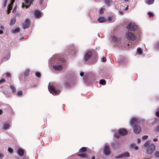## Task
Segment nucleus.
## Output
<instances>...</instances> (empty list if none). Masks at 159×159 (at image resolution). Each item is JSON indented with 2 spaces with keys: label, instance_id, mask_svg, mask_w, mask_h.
Returning <instances> with one entry per match:
<instances>
[{
  "label": "nucleus",
  "instance_id": "nucleus-1",
  "mask_svg": "<svg viewBox=\"0 0 159 159\" xmlns=\"http://www.w3.org/2000/svg\"><path fill=\"white\" fill-rule=\"evenodd\" d=\"M140 122V120L136 118L130 119L129 120L130 124L133 127L134 132L136 134L139 133L141 131V128L139 125Z\"/></svg>",
  "mask_w": 159,
  "mask_h": 159
},
{
  "label": "nucleus",
  "instance_id": "nucleus-2",
  "mask_svg": "<svg viewBox=\"0 0 159 159\" xmlns=\"http://www.w3.org/2000/svg\"><path fill=\"white\" fill-rule=\"evenodd\" d=\"M48 87L49 91L54 95V93L58 94L60 92V90L57 89L53 85H52L51 86L48 85Z\"/></svg>",
  "mask_w": 159,
  "mask_h": 159
},
{
  "label": "nucleus",
  "instance_id": "nucleus-3",
  "mask_svg": "<svg viewBox=\"0 0 159 159\" xmlns=\"http://www.w3.org/2000/svg\"><path fill=\"white\" fill-rule=\"evenodd\" d=\"M156 146L154 144L150 145L146 148V153L148 154L151 155L155 150Z\"/></svg>",
  "mask_w": 159,
  "mask_h": 159
},
{
  "label": "nucleus",
  "instance_id": "nucleus-4",
  "mask_svg": "<svg viewBox=\"0 0 159 159\" xmlns=\"http://www.w3.org/2000/svg\"><path fill=\"white\" fill-rule=\"evenodd\" d=\"M126 28L129 30L134 31L137 30V26L134 24L131 23L126 26Z\"/></svg>",
  "mask_w": 159,
  "mask_h": 159
},
{
  "label": "nucleus",
  "instance_id": "nucleus-5",
  "mask_svg": "<svg viewBox=\"0 0 159 159\" xmlns=\"http://www.w3.org/2000/svg\"><path fill=\"white\" fill-rule=\"evenodd\" d=\"M126 38L129 39L134 40L136 38V36L134 34L130 32H128L126 34Z\"/></svg>",
  "mask_w": 159,
  "mask_h": 159
},
{
  "label": "nucleus",
  "instance_id": "nucleus-6",
  "mask_svg": "<svg viewBox=\"0 0 159 159\" xmlns=\"http://www.w3.org/2000/svg\"><path fill=\"white\" fill-rule=\"evenodd\" d=\"M25 2L28 4V5H25L24 4L23 2L22 3L21 7H25L26 8H27L29 7L30 5L34 1V0H23Z\"/></svg>",
  "mask_w": 159,
  "mask_h": 159
},
{
  "label": "nucleus",
  "instance_id": "nucleus-7",
  "mask_svg": "<svg viewBox=\"0 0 159 159\" xmlns=\"http://www.w3.org/2000/svg\"><path fill=\"white\" fill-rule=\"evenodd\" d=\"M92 54V52L90 51H88L86 53L84 57V59L86 62L88 61L91 58Z\"/></svg>",
  "mask_w": 159,
  "mask_h": 159
},
{
  "label": "nucleus",
  "instance_id": "nucleus-8",
  "mask_svg": "<svg viewBox=\"0 0 159 159\" xmlns=\"http://www.w3.org/2000/svg\"><path fill=\"white\" fill-rule=\"evenodd\" d=\"M103 153L106 155H109L111 154L110 151L109 146L106 145L104 147Z\"/></svg>",
  "mask_w": 159,
  "mask_h": 159
},
{
  "label": "nucleus",
  "instance_id": "nucleus-9",
  "mask_svg": "<svg viewBox=\"0 0 159 159\" xmlns=\"http://www.w3.org/2000/svg\"><path fill=\"white\" fill-rule=\"evenodd\" d=\"M14 1L15 0H11L10 4L8 5L7 8V14H9L12 8V5L13 4Z\"/></svg>",
  "mask_w": 159,
  "mask_h": 159
},
{
  "label": "nucleus",
  "instance_id": "nucleus-10",
  "mask_svg": "<svg viewBox=\"0 0 159 159\" xmlns=\"http://www.w3.org/2000/svg\"><path fill=\"white\" fill-rule=\"evenodd\" d=\"M30 25V20L26 19L23 24V26L24 29H26L28 28Z\"/></svg>",
  "mask_w": 159,
  "mask_h": 159
},
{
  "label": "nucleus",
  "instance_id": "nucleus-11",
  "mask_svg": "<svg viewBox=\"0 0 159 159\" xmlns=\"http://www.w3.org/2000/svg\"><path fill=\"white\" fill-rule=\"evenodd\" d=\"M119 134L122 135H126L127 133V131L126 130L124 129H122L119 130Z\"/></svg>",
  "mask_w": 159,
  "mask_h": 159
},
{
  "label": "nucleus",
  "instance_id": "nucleus-12",
  "mask_svg": "<svg viewBox=\"0 0 159 159\" xmlns=\"http://www.w3.org/2000/svg\"><path fill=\"white\" fill-rule=\"evenodd\" d=\"M130 147L131 149L138 150L139 148L135 143H131L130 145Z\"/></svg>",
  "mask_w": 159,
  "mask_h": 159
},
{
  "label": "nucleus",
  "instance_id": "nucleus-13",
  "mask_svg": "<svg viewBox=\"0 0 159 159\" xmlns=\"http://www.w3.org/2000/svg\"><path fill=\"white\" fill-rule=\"evenodd\" d=\"M53 68L55 70H62V67L61 65L53 66Z\"/></svg>",
  "mask_w": 159,
  "mask_h": 159
},
{
  "label": "nucleus",
  "instance_id": "nucleus-14",
  "mask_svg": "<svg viewBox=\"0 0 159 159\" xmlns=\"http://www.w3.org/2000/svg\"><path fill=\"white\" fill-rule=\"evenodd\" d=\"M98 20L99 23H101L105 21L106 19L103 17H100L98 19Z\"/></svg>",
  "mask_w": 159,
  "mask_h": 159
},
{
  "label": "nucleus",
  "instance_id": "nucleus-15",
  "mask_svg": "<svg viewBox=\"0 0 159 159\" xmlns=\"http://www.w3.org/2000/svg\"><path fill=\"white\" fill-rule=\"evenodd\" d=\"M17 153L20 156H23L24 154V151L22 149H18L17 150Z\"/></svg>",
  "mask_w": 159,
  "mask_h": 159
},
{
  "label": "nucleus",
  "instance_id": "nucleus-16",
  "mask_svg": "<svg viewBox=\"0 0 159 159\" xmlns=\"http://www.w3.org/2000/svg\"><path fill=\"white\" fill-rule=\"evenodd\" d=\"M78 156L80 157L83 159H85L88 157V156L87 154L84 153L78 154Z\"/></svg>",
  "mask_w": 159,
  "mask_h": 159
},
{
  "label": "nucleus",
  "instance_id": "nucleus-17",
  "mask_svg": "<svg viewBox=\"0 0 159 159\" xmlns=\"http://www.w3.org/2000/svg\"><path fill=\"white\" fill-rule=\"evenodd\" d=\"M41 15V13L40 11L36 10L34 11V15L36 17H38Z\"/></svg>",
  "mask_w": 159,
  "mask_h": 159
},
{
  "label": "nucleus",
  "instance_id": "nucleus-18",
  "mask_svg": "<svg viewBox=\"0 0 159 159\" xmlns=\"http://www.w3.org/2000/svg\"><path fill=\"white\" fill-rule=\"evenodd\" d=\"M104 2L108 6H109L112 3V1L111 0H104Z\"/></svg>",
  "mask_w": 159,
  "mask_h": 159
},
{
  "label": "nucleus",
  "instance_id": "nucleus-19",
  "mask_svg": "<svg viewBox=\"0 0 159 159\" xmlns=\"http://www.w3.org/2000/svg\"><path fill=\"white\" fill-rule=\"evenodd\" d=\"M10 126V125L8 123H5L3 125V128L5 129H7Z\"/></svg>",
  "mask_w": 159,
  "mask_h": 159
},
{
  "label": "nucleus",
  "instance_id": "nucleus-20",
  "mask_svg": "<svg viewBox=\"0 0 159 159\" xmlns=\"http://www.w3.org/2000/svg\"><path fill=\"white\" fill-rule=\"evenodd\" d=\"M20 29L19 28H16L12 31V33H15L17 32H18L20 31Z\"/></svg>",
  "mask_w": 159,
  "mask_h": 159
},
{
  "label": "nucleus",
  "instance_id": "nucleus-21",
  "mask_svg": "<svg viewBox=\"0 0 159 159\" xmlns=\"http://www.w3.org/2000/svg\"><path fill=\"white\" fill-rule=\"evenodd\" d=\"M86 151V148L85 147H83L79 150V152H85Z\"/></svg>",
  "mask_w": 159,
  "mask_h": 159
},
{
  "label": "nucleus",
  "instance_id": "nucleus-22",
  "mask_svg": "<svg viewBox=\"0 0 159 159\" xmlns=\"http://www.w3.org/2000/svg\"><path fill=\"white\" fill-rule=\"evenodd\" d=\"M123 157H129V154L128 152H126L122 153Z\"/></svg>",
  "mask_w": 159,
  "mask_h": 159
},
{
  "label": "nucleus",
  "instance_id": "nucleus-23",
  "mask_svg": "<svg viewBox=\"0 0 159 159\" xmlns=\"http://www.w3.org/2000/svg\"><path fill=\"white\" fill-rule=\"evenodd\" d=\"M137 52L139 55H142L143 52L140 48H138L137 49Z\"/></svg>",
  "mask_w": 159,
  "mask_h": 159
},
{
  "label": "nucleus",
  "instance_id": "nucleus-24",
  "mask_svg": "<svg viewBox=\"0 0 159 159\" xmlns=\"http://www.w3.org/2000/svg\"><path fill=\"white\" fill-rule=\"evenodd\" d=\"M4 29L3 26L0 25V34H2L3 33V30Z\"/></svg>",
  "mask_w": 159,
  "mask_h": 159
},
{
  "label": "nucleus",
  "instance_id": "nucleus-25",
  "mask_svg": "<svg viewBox=\"0 0 159 159\" xmlns=\"http://www.w3.org/2000/svg\"><path fill=\"white\" fill-rule=\"evenodd\" d=\"M154 2V0H149L146 1V3L150 5L152 4Z\"/></svg>",
  "mask_w": 159,
  "mask_h": 159
},
{
  "label": "nucleus",
  "instance_id": "nucleus-26",
  "mask_svg": "<svg viewBox=\"0 0 159 159\" xmlns=\"http://www.w3.org/2000/svg\"><path fill=\"white\" fill-rule=\"evenodd\" d=\"M108 21H110L111 22H113L115 21L114 18L111 17H108Z\"/></svg>",
  "mask_w": 159,
  "mask_h": 159
},
{
  "label": "nucleus",
  "instance_id": "nucleus-27",
  "mask_svg": "<svg viewBox=\"0 0 159 159\" xmlns=\"http://www.w3.org/2000/svg\"><path fill=\"white\" fill-rule=\"evenodd\" d=\"M99 83L103 85H105L106 84V81L103 80H101L99 81Z\"/></svg>",
  "mask_w": 159,
  "mask_h": 159
},
{
  "label": "nucleus",
  "instance_id": "nucleus-28",
  "mask_svg": "<svg viewBox=\"0 0 159 159\" xmlns=\"http://www.w3.org/2000/svg\"><path fill=\"white\" fill-rule=\"evenodd\" d=\"M154 156L156 158L159 157V152L158 151H156L154 153Z\"/></svg>",
  "mask_w": 159,
  "mask_h": 159
},
{
  "label": "nucleus",
  "instance_id": "nucleus-29",
  "mask_svg": "<svg viewBox=\"0 0 159 159\" xmlns=\"http://www.w3.org/2000/svg\"><path fill=\"white\" fill-rule=\"evenodd\" d=\"M16 20L14 18L12 19L11 20V25H14L16 22Z\"/></svg>",
  "mask_w": 159,
  "mask_h": 159
},
{
  "label": "nucleus",
  "instance_id": "nucleus-30",
  "mask_svg": "<svg viewBox=\"0 0 159 159\" xmlns=\"http://www.w3.org/2000/svg\"><path fill=\"white\" fill-rule=\"evenodd\" d=\"M10 88L11 89L13 92H14L16 91V88L14 86L11 85L10 86Z\"/></svg>",
  "mask_w": 159,
  "mask_h": 159
},
{
  "label": "nucleus",
  "instance_id": "nucleus-31",
  "mask_svg": "<svg viewBox=\"0 0 159 159\" xmlns=\"http://www.w3.org/2000/svg\"><path fill=\"white\" fill-rule=\"evenodd\" d=\"M35 75L38 78H39L40 77V73L38 72H36L35 73Z\"/></svg>",
  "mask_w": 159,
  "mask_h": 159
},
{
  "label": "nucleus",
  "instance_id": "nucleus-32",
  "mask_svg": "<svg viewBox=\"0 0 159 159\" xmlns=\"http://www.w3.org/2000/svg\"><path fill=\"white\" fill-rule=\"evenodd\" d=\"M120 135L119 134V133H116L114 134V136L117 138H119Z\"/></svg>",
  "mask_w": 159,
  "mask_h": 159
},
{
  "label": "nucleus",
  "instance_id": "nucleus-33",
  "mask_svg": "<svg viewBox=\"0 0 159 159\" xmlns=\"http://www.w3.org/2000/svg\"><path fill=\"white\" fill-rule=\"evenodd\" d=\"M150 142L149 141H147V142L145 143L144 146L147 148L149 146Z\"/></svg>",
  "mask_w": 159,
  "mask_h": 159
},
{
  "label": "nucleus",
  "instance_id": "nucleus-34",
  "mask_svg": "<svg viewBox=\"0 0 159 159\" xmlns=\"http://www.w3.org/2000/svg\"><path fill=\"white\" fill-rule=\"evenodd\" d=\"M122 154H120L119 155L116 156L115 157V158H119L123 157Z\"/></svg>",
  "mask_w": 159,
  "mask_h": 159
},
{
  "label": "nucleus",
  "instance_id": "nucleus-35",
  "mask_svg": "<svg viewBox=\"0 0 159 159\" xmlns=\"http://www.w3.org/2000/svg\"><path fill=\"white\" fill-rule=\"evenodd\" d=\"M8 0H4V3L3 5L4 7H5L6 5V3Z\"/></svg>",
  "mask_w": 159,
  "mask_h": 159
},
{
  "label": "nucleus",
  "instance_id": "nucleus-36",
  "mask_svg": "<svg viewBox=\"0 0 159 159\" xmlns=\"http://www.w3.org/2000/svg\"><path fill=\"white\" fill-rule=\"evenodd\" d=\"M155 130L156 131L159 132V124L156 127L155 129Z\"/></svg>",
  "mask_w": 159,
  "mask_h": 159
},
{
  "label": "nucleus",
  "instance_id": "nucleus-37",
  "mask_svg": "<svg viewBox=\"0 0 159 159\" xmlns=\"http://www.w3.org/2000/svg\"><path fill=\"white\" fill-rule=\"evenodd\" d=\"M22 94V92L21 91H18L17 93V95L19 96H20Z\"/></svg>",
  "mask_w": 159,
  "mask_h": 159
},
{
  "label": "nucleus",
  "instance_id": "nucleus-38",
  "mask_svg": "<svg viewBox=\"0 0 159 159\" xmlns=\"http://www.w3.org/2000/svg\"><path fill=\"white\" fill-rule=\"evenodd\" d=\"M29 71L30 70L29 69L26 70L25 72V75H28V73L29 72Z\"/></svg>",
  "mask_w": 159,
  "mask_h": 159
},
{
  "label": "nucleus",
  "instance_id": "nucleus-39",
  "mask_svg": "<svg viewBox=\"0 0 159 159\" xmlns=\"http://www.w3.org/2000/svg\"><path fill=\"white\" fill-rule=\"evenodd\" d=\"M148 136L147 135H144L143 136L142 139L143 140H145L148 138Z\"/></svg>",
  "mask_w": 159,
  "mask_h": 159
},
{
  "label": "nucleus",
  "instance_id": "nucleus-40",
  "mask_svg": "<svg viewBox=\"0 0 159 159\" xmlns=\"http://www.w3.org/2000/svg\"><path fill=\"white\" fill-rule=\"evenodd\" d=\"M155 48L157 49L159 48V43H157L156 44Z\"/></svg>",
  "mask_w": 159,
  "mask_h": 159
},
{
  "label": "nucleus",
  "instance_id": "nucleus-41",
  "mask_svg": "<svg viewBox=\"0 0 159 159\" xmlns=\"http://www.w3.org/2000/svg\"><path fill=\"white\" fill-rule=\"evenodd\" d=\"M106 61V57H103L101 59V61H102V62H105Z\"/></svg>",
  "mask_w": 159,
  "mask_h": 159
},
{
  "label": "nucleus",
  "instance_id": "nucleus-42",
  "mask_svg": "<svg viewBox=\"0 0 159 159\" xmlns=\"http://www.w3.org/2000/svg\"><path fill=\"white\" fill-rule=\"evenodd\" d=\"M5 81V79H1L0 80V84H1V83H4Z\"/></svg>",
  "mask_w": 159,
  "mask_h": 159
},
{
  "label": "nucleus",
  "instance_id": "nucleus-43",
  "mask_svg": "<svg viewBox=\"0 0 159 159\" xmlns=\"http://www.w3.org/2000/svg\"><path fill=\"white\" fill-rule=\"evenodd\" d=\"M8 151L10 152L11 153H12L13 152V150L12 149L10 148H8Z\"/></svg>",
  "mask_w": 159,
  "mask_h": 159
},
{
  "label": "nucleus",
  "instance_id": "nucleus-44",
  "mask_svg": "<svg viewBox=\"0 0 159 159\" xmlns=\"http://www.w3.org/2000/svg\"><path fill=\"white\" fill-rule=\"evenodd\" d=\"M156 115L159 118V111H157L156 112Z\"/></svg>",
  "mask_w": 159,
  "mask_h": 159
},
{
  "label": "nucleus",
  "instance_id": "nucleus-45",
  "mask_svg": "<svg viewBox=\"0 0 159 159\" xmlns=\"http://www.w3.org/2000/svg\"><path fill=\"white\" fill-rule=\"evenodd\" d=\"M16 7L15 6L14 7V9H13V11H12V13H15L16 12Z\"/></svg>",
  "mask_w": 159,
  "mask_h": 159
},
{
  "label": "nucleus",
  "instance_id": "nucleus-46",
  "mask_svg": "<svg viewBox=\"0 0 159 159\" xmlns=\"http://www.w3.org/2000/svg\"><path fill=\"white\" fill-rule=\"evenodd\" d=\"M148 15L149 17H151L153 16V14L150 12L148 13Z\"/></svg>",
  "mask_w": 159,
  "mask_h": 159
},
{
  "label": "nucleus",
  "instance_id": "nucleus-47",
  "mask_svg": "<svg viewBox=\"0 0 159 159\" xmlns=\"http://www.w3.org/2000/svg\"><path fill=\"white\" fill-rule=\"evenodd\" d=\"M10 57V56L9 55L7 57L6 59V58H4V59H3V61H7V60H8L9 58Z\"/></svg>",
  "mask_w": 159,
  "mask_h": 159
},
{
  "label": "nucleus",
  "instance_id": "nucleus-48",
  "mask_svg": "<svg viewBox=\"0 0 159 159\" xmlns=\"http://www.w3.org/2000/svg\"><path fill=\"white\" fill-rule=\"evenodd\" d=\"M6 74L7 76V77H9V76H11V74L7 72V73H6Z\"/></svg>",
  "mask_w": 159,
  "mask_h": 159
},
{
  "label": "nucleus",
  "instance_id": "nucleus-49",
  "mask_svg": "<svg viewBox=\"0 0 159 159\" xmlns=\"http://www.w3.org/2000/svg\"><path fill=\"white\" fill-rule=\"evenodd\" d=\"M84 73L82 72H81L80 73V75L81 76H84Z\"/></svg>",
  "mask_w": 159,
  "mask_h": 159
},
{
  "label": "nucleus",
  "instance_id": "nucleus-50",
  "mask_svg": "<svg viewBox=\"0 0 159 159\" xmlns=\"http://www.w3.org/2000/svg\"><path fill=\"white\" fill-rule=\"evenodd\" d=\"M102 9H101L99 11V13L101 14H102L103 12H102Z\"/></svg>",
  "mask_w": 159,
  "mask_h": 159
},
{
  "label": "nucleus",
  "instance_id": "nucleus-51",
  "mask_svg": "<svg viewBox=\"0 0 159 159\" xmlns=\"http://www.w3.org/2000/svg\"><path fill=\"white\" fill-rule=\"evenodd\" d=\"M3 157V155L2 153H0V158H2Z\"/></svg>",
  "mask_w": 159,
  "mask_h": 159
},
{
  "label": "nucleus",
  "instance_id": "nucleus-52",
  "mask_svg": "<svg viewBox=\"0 0 159 159\" xmlns=\"http://www.w3.org/2000/svg\"><path fill=\"white\" fill-rule=\"evenodd\" d=\"M75 50H73L71 51V53L72 54V55H74V54H73V53H75Z\"/></svg>",
  "mask_w": 159,
  "mask_h": 159
},
{
  "label": "nucleus",
  "instance_id": "nucleus-53",
  "mask_svg": "<svg viewBox=\"0 0 159 159\" xmlns=\"http://www.w3.org/2000/svg\"><path fill=\"white\" fill-rule=\"evenodd\" d=\"M153 141L154 142H156L157 141V139L156 138H154L153 139Z\"/></svg>",
  "mask_w": 159,
  "mask_h": 159
},
{
  "label": "nucleus",
  "instance_id": "nucleus-54",
  "mask_svg": "<svg viewBox=\"0 0 159 159\" xmlns=\"http://www.w3.org/2000/svg\"><path fill=\"white\" fill-rule=\"evenodd\" d=\"M141 139H138V143H139L141 142Z\"/></svg>",
  "mask_w": 159,
  "mask_h": 159
},
{
  "label": "nucleus",
  "instance_id": "nucleus-55",
  "mask_svg": "<svg viewBox=\"0 0 159 159\" xmlns=\"http://www.w3.org/2000/svg\"><path fill=\"white\" fill-rule=\"evenodd\" d=\"M113 39L114 40L116 41V38L115 37H113Z\"/></svg>",
  "mask_w": 159,
  "mask_h": 159
},
{
  "label": "nucleus",
  "instance_id": "nucleus-56",
  "mask_svg": "<svg viewBox=\"0 0 159 159\" xmlns=\"http://www.w3.org/2000/svg\"><path fill=\"white\" fill-rule=\"evenodd\" d=\"M92 159H95V157L94 156H93L92 157Z\"/></svg>",
  "mask_w": 159,
  "mask_h": 159
},
{
  "label": "nucleus",
  "instance_id": "nucleus-57",
  "mask_svg": "<svg viewBox=\"0 0 159 159\" xmlns=\"http://www.w3.org/2000/svg\"><path fill=\"white\" fill-rule=\"evenodd\" d=\"M120 62H121L122 64H125V61L121 62L120 61Z\"/></svg>",
  "mask_w": 159,
  "mask_h": 159
},
{
  "label": "nucleus",
  "instance_id": "nucleus-58",
  "mask_svg": "<svg viewBox=\"0 0 159 159\" xmlns=\"http://www.w3.org/2000/svg\"><path fill=\"white\" fill-rule=\"evenodd\" d=\"M2 113V111L0 109V115Z\"/></svg>",
  "mask_w": 159,
  "mask_h": 159
},
{
  "label": "nucleus",
  "instance_id": "nucleus-59",
  "mask_svg": "<svg viewBox=\"0 0 159 159\" xmlns=\"http://www.w3.org/2000/svg\"><path fill=\"white\" fill-rule=\"evenodd\" d=\"M128 0H124V1H125L126 2H128Z\"/></svg>",
  "mask_w": 159,
  "mask_h": 159
},
{
  "label": "nucleus",
  "instance_id": "nucleus-60",
  "mask_svg": "<svg viewBox=\"0 0 159 159\" xmlns=\"http://www.w3.org/2000/svg\"><path fill=\"white\" fill-rule=\"evenodd\" d=\"M128 7H126L125 8V10H127L128 8Z\"/></svg>",
  "mask_w": 159,
  "mask_h": 159
}]
</instances>
